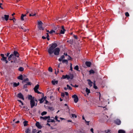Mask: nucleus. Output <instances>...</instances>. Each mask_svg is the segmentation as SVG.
Listing matches in <instances>:
<instances>
[{
  "instance_id": "1",
  "label": "nucleus",
  "mask_w": 133,
  "mask_h": 133,
  "mask_svg": "<svg viewBox=\"0 0 133 133\" xmlns=\"http://www.w3.org/2000/svg\"><path fill=\"white\" fill-rule=\"evenodd\" d=\"M50 47L48 49V52L50 56H51V55L54 53L55 55H58L59 54L60 51L59 48H55L57 46V44L55 43H52L50 45Z\"/></svg>"
},
{
  "instance_id": "2",
  "label": "nucleus",
  "mask_w": 133,
  "mask_h": 133,
  "mask_svg": "<svg viewBox=\"0 0 133 133\" xmlns=\"http://www.w3.org/2000/svg\"><path fill=\"white\" fill-rule=\"evenodd\" d=\"M17 57V51H14V52H12L11 54L10 55L8 58V60L9 61H10L12 58L14 60V61H11V62H16V58Z\"/></svg>"
},
{
  "instance_id": "3",
  "label": "nucleus",
  "mask_w": 133,
  "mask_h": 133,
  "mask_svg": "<svg viewBox=\"0 0 133 133\" xmlns=\"http://www.w3.org/2000/svg\"><path fill=\"white\" fill-rule=\"evenodd\" d=\"M28 99L30 100L31 107L32 108L35 106V103L34 101L35 97H32L31 95H28Z\"/></svg>"
},
{
  "instance_id": "4",
  "label": "nucleus",
  "mask_w": 133,
  "mask_h": 133,
  "mask_svg": "<svg viewBox=\"0 0 133 133\" xmlns=\"http://www.w3.org/2000/svg\"><path fill=\"white\" fill-rule=\"evenodd\" d=\"M43 24V23L42 21H37L38 27L39 29L40 30H44V28L42 26Z\"/></svg>"
},
{
  "instance_id": "5",
  "label": "nucleus",
  "mask_w": 133,
  "mask_h": 133,
  "mask_svg": "<svg viewBox=\"0 0 133 133\" xmlns=\"http://www.w3.org/2000/svg\"><path fill=\"white\" fill-rule=\"evenodd\" d=\"M9 18V16L8 15H5L4 16V17L3 16L1 17V18L3 21H4L5 20L6 21L8 20Z\"/></svg>"
},
{
  "instance_id": "6",
  "label": "nucleus",
  "mask_w": 133,
  "mask_h": 133,
  "mask_svg": "<svg viewBox=\"0 0 133 133\" xmlns=\"http://www.w3.org/2000/svg\"><path fill=\"white\" fill-rule=\"evenodd\" d=\"M72 98L74 99V102L75 103H77V102L78 100V98L77 96L76 95H72Z\"/></svg>"
},
{
  "instance_id": "7",
  "label": "nucleus",
  "mask_w": 133,
  "mask_h": 133,
  "mask_svg": "<svg viewBox=\"0 0 133 133\" xmlns=\"http://www.w3.org/2000/svg\"><path fill=\"white\" fill-rule=\"evenodd\" d=\"M39 85L37 84L35 86L34 89L35 92L38 94L40 93L38 90V89L39 88Z\"/></svg>"
},
{
  "instance_id": "8",
  "label": "nucleus",
  "mask_w": 133,
  "mask_h": 133,
  "mask_svg": "<svg viewBox=\"0 0 133 133\" xmlns=\"http://www.w3.org/2000/svg\"><path fill=\"white\" fill-rule=\"evenodd\" d=\"M16 120V119H15L13 120L11 122L13 127H15L16 126V125L17 123V121Z\"/></svg>"
},
{
  "instance_id": "9",
  "label": "nucleus",
  "mask_w": 133,
  "mask_h": 133,
  "mask_svg": "<svg viewBox=\"0 0 133 133\" xmlns=\"http://www.w3.org/2000/svg\"><path fill=\"white\" fill-rule=\"evenodd\" d=\"M17 96L19 98L22 99L23 100H24V98L23 95L21 93L18 94Z\"/></svg>"
},
{
  "instance_id": "10",
  "label": "nucleus",
  "mask_w": 133,
  "mask_h": 133,
  "mask_svg": "<svg viewBox=\"0 0 133 133\" xmlns=\"http://www.w3.org/2000/svg\"><path fill=\"white\" fill-rule=\"evenodd\" d=\"M36 126L38 127V128L41 129L42 128V127L41 126L40 124L38 122H36Z\"/></svg>"
},
{
  "instance_id": "11",
  "label": "nucleus",
  "mask_w": 133,
  "mask_h": 133,
  "mask_svg": "<svg viewBox=\"0 0 133 133\" xmlns=\"http://www.w3.org/2000/svg\"><path fill=\"white\" fill-rule=\"evenodd\" d=\"M115 123L118 125H119L121 123V121L119 119H117L115 121Z\"/></svg>"
},
{
  "instance_id": "12",
  "label": "nucleus",
  "mask_w": 133,
  "mask_h": 133,
  "mask_svg": "<svg viewBox=\"0 0 133 133\" xmlns=\"http://www.w3.org/2000/svg\"><path fill=\"white\" fill-rule=\"evenodd\" d=\"M50 118V116H45V117H43L42 116H41L40 117V118L41 119H43L44 120H46L48 118Z\"/></svg>"
},
{
  "instance_id": "13",
  "label": "nucleus",
  "mask_w": 133,
  "mask_h": 133,
  "mask_svg": "<svg viewBox=\"0 0 133 133\" xmlns=\"http://www.w3.org/2000/svg\"><path fill=\"white\" fill-rule=\"evenodd\" d=\"M62 30H61L60 31V34H64V33L65 30L63 26H62Z\"/></svg>"
},
{
  "instance_id": "14",
  "label": "nucleus",
  "mask_w": 133,
  "mask_h": 133,
  "mask_svg": "<svg viewBox=\"0 0 133 133\" xmlns=\"http://www.w3.org/2000/svg\"><path fill=\"white\" fill-rule=\"evenodd\" d=\"M87 81L88 82V84L90 87L92 86L93 83L90 79H88Z\"/></svg>"
},
{
  "instance_id": "15",
  "label": "nucleus",
  "mask_w": 133,
  "mask_h": 133,
  "mask_svg": "<svg viewBox=\"0 0 133 133\" xmlns=\"http://www.w3.org/2000/svg\"><path fill=\"white\" fill-rule=\"evenodd\" d=\"M85 64L87 66L90 67L91 65V63L90 62L87 61L85 62Z\"/></svg>"
},
{
  "instance_id": "16",
  "label": "nucleus",
  "mask_w": 133,
  "mask_h": 133,
  "mask_svg": "<svg viewBox=\"0 0 133 133\" xmlns=\"http://www.w3.org/2000/svg\"><path fill=\"white\" fill-rule=\"evenodd\" d=\"M51 83L53 85H55L58 84V81H55V80H54L52 81Z\"/></svg>"
},
{
  "instance_id": "17",
  "label": "nucleus",
  "mask_w": 133,
  "mask_h": 133,
  "mask_svg": "<svg viewBox=\"0 0 133 133\" xmlns=\"http://www.w3.org/2000/svg\"><path fill=\"white\" fill-rule=\"evenodd\" d=\"M26 16V14H22L21 17V20L22 21H24V17H25Z\"/></svg>"
},
{
  "instance_id": "18",
  "label": "nucleus",
  "mask_w": 133,
  "mask_h": 133,
  "mask_svg": "<svg viewBox=\"0 0 133 133\" xmlns=\"http://www.w3.org/2000/svg\"><path fill=\"white\" fill-rule=\"evenodd\" d=\"M62 78L64 79L67 78V79H69V76L68 75H63Z\"/></svg>"
},
{
  "instance_id": "19",
  "label": "nucleus",
  "mask_w": 133,
  "mask_h": 133,
  "mask_svg": "<svg viewBox=\"0 0 133 133\" xmlns=\"http://www.w3.org/2000/svg\"><path fill=\"white\" fill-rule=\"evenodd\" d=\"M48 120L47 121L48 122H55L54 120V119H50V118H48Z\"/></svg>"
},
{
  "instance_id": "20",
  "label": "nucleus",
  "mask_w": 133,
  "mask_h": 133,
  "mask_svg": "<svg viewBox=\"0 0 133 133\" xmlns=\"http://www.w3.org/2000/svg\"><path fill=\"white\" fill-rule=\"evenodd\" d=\"M64 58H65V56H64V55H62L58 59V61H59L61 62L63 60L62 59H63Z\"/></svg>"
},
{
  "instance_id": "21",
  "label": "nucleus",
  "mask_w": 133,
  "mask_h": 133,
  "mask_svg": "<svg viewBox=\"0 0 133 133\" xmlns=\"http://www.w3.org/2000/svg\"><path fill=\"white\" fill-rule=\"evenodd\" d=\"M18 28H19V29L21 28L24 31V32H26V31H29V30L28 29H25L23 28V27H22L21 26H18Z\"/></svg>"
},
{
  "instance_id": "22",
  "label": "nucleus",
  "mask_w": 133,
  "mask_h": 133,
  "mask_svg": "<svg viewBox=\"0 0 133 133\" xmlns=\"http://www.w3.org/2000/svg\"><path fill=\"white\" fill-rule=\"evenodd\" d=\"M45 99L46 98L44 97L40 99L39 100V101H40V103H42L45 100Z\"/></svg>"
},
{
  "instance_id": "23",
  "label": "nucleus",
  "mask_w": 133,
  "mask_h": 133,
  "mask_svg": "<svg viewBox=\"0 0 133 133\" xmlns=\"http://www.w3.org/2000/svg\"><path fill=\"white\" fill-rule=\"evenodd\" d=\"M23 77L22 75L21 74L17 78L21 80H23Z\"/></svg>"
},
{
  "instance_id": "24",
  "label": "nucleus",
  "mask_w": 133,
  "mask_h": 133,
  "mask_svg": "<svg viewBox=\"0 0 133 133\" xmlns=\"http://www.w3.org/2000/svg\"><path fill=\"white\" fill-rule=\"evenodd\" d=\"M18 70L20 72H22L24 71V68L23 67H20L18 68Z\"/></svg>"
},
{
  "instance_id": "25",
  "label": "nucleus",
  "mask_w": 133,
  "mask_h": 133,
  "mask_svg": "<svg viewBox=\"0 0 133 133\" xmlns=\"http://www.w3.org/2000/svg\"><path fill=\"white\" fill-rule=\"evenodd\" d=\"M17 101H19L21 104L19 105L20 107H22V106L23 105V102L21 100H18Z\"/></svg>"
},
{
  "instance_id": "26",
  "label": "nucleus",
  "mask_w": 133,
  "mask_h": 133,
  "mask_svg": "<svg viewBox=\"0 0 133 133\" xmlns=\"http://www.w3.org/2000/svg\"><path fill=\"white\" fill-rule=\"evenodd\" d=\"M62 62L63 63H65L66 64H68V62L66 59H63L62 60Z\"/></svg>"
},
{
  "instance_id": "27",
  "label": "nucleus",
  "mask_w": 133,
  "mask_h": 133,
  "mask_svg": "<svg viewBox=\"0 0 133 133\" xmlns=\"http://www.w3.org/2000/svg\"><path fill=\"white\" fill-rule=\"evenodd\" d=\"M86 92L88 95L90 92V90L87 88H86Z\"/></svg>"
},
{
  "instance_id": "28",
  "label": "nucleus",
  "mask_w": 133,
  "mask_h": 133,
  "mask_svg": "<svg viewBox=\"0 0 133 133\" xmlns=\"http://www.w3.org/2000/svg\"><path fill=\"white\" fill-rule=\"evenodd\" d=\"M118 133H125V131L123 130H120L118 131Z\"/></svg>"
},
{
  "instance_id": "29",
  "label": "nucleus",
  "mask_w": 133,
  "mask_h": 133,
  "mask_svg": "<svg viewBox=\"0 0 133 133\" xmlns=\"http://www.w3.org/2000/svg\"><path fill=\"white\" fill-rule=\"evenodd\" d=\"M25 132L26 133H30V130L29 128H28L25 130Z\"/></svg>"
},
{
  "instance_id": "30",
  "label": "nucleus",
  "mask_w": 133,
  "mask_h": 133,
  "mask_svg": "<svg viewBox=\"0 0 133 133\" xmlns=\"http://www.w3.org/2000/svg\"><path fill=\"white\" fill-rule=\"evenodd\" d=\"M93 87L94 89H97V87L96 85L95 84V82L94 81V86Z\"/></svg>"
},
{
  "instance_id": "31",
  "label": "nucleus",
  "mask_w": 133,
  "mask_h": 133,
  "mask_svg": "<svg viewBox=\"0 0 133 133\" xmlns=\"http://www.w3.org/2000/svg\"><path fill=\"white\" fill-rule=\"evenodd\" d=\"M74 69L77 71H78L79 68L78 66V65H76Z\"/></svg>"
},
{
  "instance_id": "32",
  "label": "nucleus",
  "mask_w": 133,
  "mask_h": 133,
  "mask_svg": "<svg viewBox=\"0 0 133 133\" xmlns=\"http://www.w3.org/2000/svg\"><path fill=\"white\" fill-rule=\"evenodd\" d=\"M90 74H93L94 73L95 71L92 70H90L89 71Z\"/></svg>"
},
{
  "instance_id": "33",
  "label": "nucleus",
  "mask_w": 133,
  "mask_h": 133,
  "mask_svg": "<svg viewBox=\"0 0 133 133\" xmlns=\"http://www.w3.org/2000/svg\"><path fill=\"white\" fill-rule=\"evenodd\" d=\"M69 79H72L73 77V75L72 74H70L69 75Z\"/></svg>"
},
{
  "instance_id": "34",
  "label": "nucleus",
  "mask_w": 133,
  "mask_h": 133,
  "mask_svg": "<svg viewBox=\"0 0 133 133\" xmlns=\"http://www.w3.org/2000/svg\"><path fill=\"white\" fill-rule=\"evenodd\" d=\"M7 59V57H2V58L1 59V61H4L6 59Z\"/></svg>"
},
{
  "instance_id": "35",
  "label": "nucleus",
  "mask_w": 133,
  "mask_h": 133,
  "mask_svg": "<svg viewBox=\"0 0 133 133\" xmlns=\"http://www.w3.org/2000/svg\"><path fill=\"white\" fill-rule=\"evenodd\" d=\"M48 71H49L52 72V68L50 67H49L48 68Z\"/></svg>"
},
{
  "instance_id": "36",
  "label": "nucleus",
  "mask_w": 133,
  "mask_h": 133,
  "mask_svg": "<svg viewBox=\"0 0 133 133\" xmlns=\"http://www.w3.org/2000/svg\"><path fill=\"white\" fill-rule=\"evenodd\" d=\"M47 114V112L46 111H43V112L41 114V115L42 116H43L44 115H45L46 114Z\"/></svg>"
},
{
  "instance_id": "37",
  "label": "nucleus",
  "mask_w": 133,
  "mask_h": 133,
  "mask_svg": "<svg viewBox=\"0 0 133 133\" xmlns=\"http://www.w3.org/2000/svg\"><path fill=\"white\" fill-rule=\"evenodd\" d=\"M28 122L27 121H25L23 122L24 125V126L27 125Z\"/></svg>"
},
{
  "instance_id": "38",
  "label": "nucleus",
  "mask_w": 133,
  "mask_h": 133,
  "mask_svg": "<svg viewBox=\"0 0 133 133\" xmlns=\"http://www.w3.org/2000/svg\"><path fill=\"white\" fill-rule=\"evenodd\" d=\"M67 89L70 90H71L72 89V88L70 87L68 85H67Z\"/></svg>"
},
{
  "instance_id": "39",
  "label": "nucleus",
  "mask_w": 133,
  "mask_h": 133,
  "mask_svg": "<svg viewBox=\"0 0 133 133\" xmlns=\"http://www.w3.org/2000/svg\"><path fill=\"white\" fill-rule=\"evenodd\" d=\"M71 115L72 117L73 118L75 117L76 118L77 117V116L75 114H71Z\"/></svg>"
},
{
  "instance_id": "40",
  "label": "nucleus",
  "mask_w": 133,
  "mask_h": 133,
  "mask_svg": "<svg viewBox=\"0 0 133 133\" xmlns=\"http://www.w3.org/2000/svg\"><path fill=\"white\" fill-rule=\"evenodd\" d=\"M48 109L51 111H53L54 110V108L51 107H49Z\"/></svg>"
},
{
  "instance_id": "41",
  "label": "nucleus",
  "mask_w": 133,
  "mask_h": 133,
  "mask_svg": "<svg viewBox=\"0 0 133 133\" xmlns=\"http://www.w3.org/2000/svg\"><path fill=\"white\" fill-rule=\"evenodd\" d=\"M55 31L53 30H51L50 31V32H49V33L51 34H52L54 33H55Z\"/></svg>"
},
{
  "instance_id": "42",
  "label": "nucleus",
  "mask_w": 133,
  "mask_h": 133,
  "mask_svg": "<svg viewBox=\"0 0 133 133\" xmlns=\"http://www.w3.org/2000/svg\"><path fill=\"white\" fill-rule=\"evenodd\" d=\"M57 118H58V117L57 116H55V117L54 118V119H55L56 120V121H58L59 122H60V121L58 120Z\"/></svg>"
},
{
  "instance_id": "43",
  "label": "nucleus",
  "mask_w": 133,
  "mask_h": 133,
  "mask_svg": "<svg viewBox=\"0 0 133 133\" xmlns=\"http://www.w3.org/2000/svg\"><path fill=\"white\" fill-rule=\"evenodd\" d=\"M125 15L127 17H128L129 16V15L128 12H126L125 13Z\"/></svg>"
},
{
  "instance_id": "44",
  "label": "nucleus",
  "mask_w": 133,
  "mask_h": 133,
  "mask_svg": "<svg viewBox=\"0 0 133 133\" xmlns=\"http://www.w3.org/2000/svg\"><path fill=\"white\" fill-rule=\"evenodd\" d=\"M46 34L47 35V36L46 37L47 39L48 40H49V36L48 35V33H47Z\"/></svg>"
},
{
  "instance_id": "45",
  "label": "nucleus",
  "mask_w": 133,
  "mask_h": 133,
  "mask_svg": "<svg viewBox=\"0 0 133 133\" xmlns=\"http://www.w3.org/2000/svg\"><path fill=\"white\" fill-rule=\"evenodd\" d=\"M65 93L64 92H62L61 93V96L63 97H64L65 96Z\"/></svg>"
},
{
  "instance_id": "46",
  "label": "nucleus",
  "mask_w": 133,
  "mask_h": 133,
  "mask_svg": "<svg viewBox=\"0 0 133 133\" xmlns=\"http://www.w3.org/2000/svg\"><path fill=\"white\" fill-rule=\"evenodd\" d=\"M29 80V79L28 78H26V79H24L23 81H22V83H23L24 82H26V81H28Z\"/></svg>"
},
{
  "instance_id": "47",
  "label": "nucleus",
  "mask_w": 133,
  "mask_h": 133,
  "mask_svg": "<svg viewBox=\"0 0 133 133\" xmlns=\"http://www.w3.org/2000/svg\"><path fill=\"white\" fill-rule=\"evenodd\" d=\"M35 14L32 13L31 14H30L29 16H35Z\"/></svg>"
},
{
  "instance_id": "48",
  "label": "nucleus",
  "mask_w": 133,
  "mask_h": 133,
  "mask_svg": "<svg viewBox=\"0 0 133 133\" xmlns=\"http://www.w3.org/2000/svg\"><path fill=\"white\" fill-rule=\"evenodd\" d=\"M18 59L19 60V61H18V62H17V63H22V62L21 60V59H19V58H18Z\"/></svg>"
},
{
  "instance_id": "49",
  "label": "nucleus",
  "mask_w": 133,
  "mask_h": 133,
  "mask_svg": "<svg viewBox=\"0 0 133 133\" xmlns=\"http://www.w3.org/2000/svg\"><path fill=\"white\" fill-rule=\"evenodd\" d=\"M110 131L109 130H107L105 131V133H109V132H110Z\"/></svg>"
},
{
  "instance_id": "50",
  "label": "nucleus",
  "mask_w": 133,
  "mask_h": 133,
  "mask_svg": "<svg viewBox=\"0 0 133 133\" xmlns=\"http://www.w3.org/2000/svg\"><path fill=\"white\" fill-rule=\"evenodd\" d=\"M13 87H17V83H14L13 84Z\"/></svg>"
},
{
  "instance_id": "51",
  "label": "nucleus",
  "mask_w": 133,
  "mask_h": 133,
  "mask_svg": "<svg viewBox=\"0 0 133 133\" xmlns=\"http://www.w3.org/2000/svg\"><path fill=\"white\" fill-rule=\"evenodd\" d=\"M36 132V130L35 129H33L32 131V133H35Z\"/></svg>"
},
{
  "instance_id": "52",
  "label": "nucleus",
  "mask_w": 133,
  "mask_h": 133,
  "mask_svg": "<svg viewBox=\"0 0 133 133\" xmlns=\"http://www.w3.org/2000/svg\"><path fill=\"white\" fill-rule=\"evenodd\" d=\"M27 84V85H31V83L30 82H28L27 83V84Z\"/></svg>"
},
{
  "instance_id": "53",
  "label": "nucleus",
  "mask_w": 133,
  "mask_h": 133,
  "mask_svg": "<svg viewBox=\"0 0 133 133\" xmlns=\"http://www.w3.org/2000/svg\"><path fill=\"white\" fill-rule=\"evenodd\" d=\"M13 21L14 22H15L16 21V19L14 17L13 18Z\"/></svg>"
},
{
  "instance_id": "54",
  "label": "nucleus",
  "mask_w": 133,
  "mask_h": 133,
  "mask_svg": "<svg viewBox=\"0 0 133 133\" xmlns=\"http://www.w3.org/2000/svg\"><path fill=\"white\" fill-rule=\"evenodd\" d=\"M2 3H0V8H1L2 9H3V8L1 6V5H2Z\"/></svg>"
},
{
  "instance_id": "55",
  "label": "nucleus",
  "mask_w": 133,
  "mask_h": 133,
  "mask_svg": "<svg viewBox=\"0 0 133 133\" xmlns=\"http://www.w3.org/2000/svg\"><path fill=\"white\" fill-rule=\"evenodd\" d=\"M10 54V53L9 52H8L6 54V55L7 57H8L9 54Z\"/></svg>"
},
{
  "instance_id": "56",
  "label": "nucleus",
  "mask_w": 133,
  "mask_h": 133,
  "mask_svg": "<svg viewBox=\"0 0 133 133\" xmlns=\"http://www.w3.org/2000/svg\"><path fill=\"white\" fill-rule=\"evenodd\" d=\"M2 57H3L4 56V55L3 54H1L0 55Z\"/></svg>"
},
{
  "instance_id": "57",
  "label": "nucleus",
  "mask_w": 133,
  "mask_h": 133,
  "mask_svg": "<svg viewBox=\"0 0 133 133\" xmlns=\"http://www.w3.org/2000/svg\"><path fill=\"white\" fill-rule=\"evenodd\" d=\"M27 84H25L24 85V88H26L27 87Z\"/></svg>"
},
{
  "instance_id": "58",
  "label": "nucleus",
  "mask_w": 133,
  "mask_h": 133,
  "mask_svg": "<svg viewBox=\"0 0 133 133\" xmlns=\"http://www.w3.org/2000/svg\"><path fill=\"white\" fill-rule=\"evenodd\" d=\"M74 38L76 39H77V37L76 36L74 35Z\"/></svg>"
},
{
  "instance_id": "59",
  "label": "nucleus",
  "mask_w": 133,
  "mask_h": 133,
  "mask_svg": "<svg viewBox=\"0 0 133 133\" xmlns=\"http://www.w3.org/2000/svg\"><path fill=\"white\" fill-rule=\"evenodd\" d=\"M90 130L91 131V132H92V133H93V131H94V130H93V129L92 128H91V129H90Z\"/></svg>"
},
{
  "instance_id": "60",
  "label": "nucleus",
  "mask_w": 133,
  "mask_h": 133,
  "mask_svg": "<svg viewBox=\"0 0 133 133\" xmlns=\"http://www.w3.org/2000/svg\"><path fill=\"white\" fill-rule=\"evenodd\" d=\"M68 60H69L71 59V57L69 56H68Z\"/></svg>"
},
{
  "instance_id": "61",
  "label": "nucleus",
  "mask_w": 133,
  "mask_h": 133,
  "mask_svg": "<svg viewBox=\"0 0 133 133\" xmlns=\"http://www.w3.org/2000/svg\"><path fill=\"white\" fill-rule=\"evenodd\" d=\"M65 95L66 96H68V93L67 92H65Z\"/></svg>"
},
{
  "instance_id": "62",
  "label": "nucleus",
  "mask_w": 133,
  "mask_h": 133,
  "mask_svg": "<svg viewBox=\"0 0 133 133\" xmlns=\"http://www.w3.org/2000/svg\"><path fill=\"white\" fill-rule=\"evenodd\" d=\"M98 93L99 94V100H100V97H101V94L100 92H98Z\"/></svg>"
},
{
  "instance_id": "63",
  "label": "nucleus",
  "mask_w": 133,
  "mask_h": 133,
  "mask_svg": "<svg viewBox=\"0 0 133 133\" xmlns=\"http://www.w3.org/2000/svg\"><path fill=\"white\" fill-rule=\"evenodd\" d=\"M64 55H65L66 56H67V53H64Z\"/></svg>"
},
{
  "instance_id": "64",
  "label": "nucleus",
  "mask_w": 133,
  "mask_h": 133,
  "mask_svg": "<svg viewBox=\"0 0 133 133\" xmlns=\"http://www.w3.org/2000/svg\"><path fill=\"white\" fill-rule=\"evenodd\" d=\"M36 133H41V131H39Z\"/></svg>"
}]
</instances>
